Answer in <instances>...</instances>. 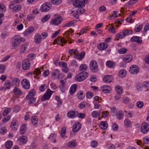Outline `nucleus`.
I'll use <instances>...</instances> for the list:
<instances>
[{
  "instance_id": "obj_1",
  "label": "nucleus",
  "mask_w": 149,
  "mask_h": 149,
  "mask_svg": "<svg viewBox=\"0 0 149 149\" xmlns=\"http://www.w3.org/2000/svg\"><path fill=\"white\" fill-rule=\"evenodd\" d=\"M24 38L16 35L12 38L11 40V44L13 48L16 47L19 44L22 42H24Z\"/></svg>"
},
{
  "instance_id": "obj_2",
  "label": "nucleus",
  "mask_w": 149,
  "mask_h": 149,
  "mask_svg": "<svg viewBox=\"0 0 149 149\" xmlns=\"http://www.w3.org/2000/svg\"><path fill=\"white\" fill-rule=\"evenodd\" d=\"M88 75V74L86 71L79 73L75 77V80L78 82L83 81L86 79Z\"/></svg>"
},
{
  "instance_id": "obj_3",
  "label": "nucleus",
  "mask_w": 149,
  "mask_h": 149,
  "mask_svg": "<svg viewBox=\"0 0 149 149\" xmlns=\"http://www.w3.org/2000/svg\"><path fill=\"white\" fill-rule=\"evenodd\" d=\"M90 68L91 71L94 73L97 72L98 71V67L97 62L94 60L91 61L89 64Z\"/></svg>"
},
{
  "instance_id": "obj_4",
  "label": "nucleus",
  "mask_w": 149,
  "mask_h": 149,
  "mask_svg": "<svg viewBox=\"0 0 149 149\" xmlns=\"http://www.w3.org/2000/svg\"><path fill=\"white\" fill-rule=\"evenodd\" d=\"M51 7V4L50 3L46 2L42 5L40 10L42 12H46L49 10Z\"/></svg>"
},
{
  "instance_id": "obj_5",
  "label": "nucleus",
  "mask_w": 149,
  "mask_h": 149,
  "mask_svg": "<svg viewBox=\"0 0 149 149\" xmlns=\"http://www.w3.org/2000/svg\"><path fill=\"white\" fill-rule=\"evenodd\" d=\"M149 130V125L146 122L143 123L141 127V131L143 134H146Z\"/></svg>"
},
{
  "instance_id": "obj_6",
  "label": "nucleus",
  "mask_w": 149,
  "mask_h": 149,
  "mask_svg": "<svg viewBox=\"0 0 149 149\" xmlns=\"http://www.w3.org/2000/svg\"><path fill=\"white\" fill-rule=\"evenodd\" d=\"M55 18L52 20L51 24L55 25H58L62 22L61 17L57 14L55 15Z\"/></svg>"
},
{
  "instance_id": "obj_7",
  "label": "nucleus",
  "mask_w": 149,
  "mask_h": 149,
  "mask_svg": "<svg viewBox=\"0 0 149 149\" xmlns=\"http://www.w3.org/2000/svg\"><path fill=\"white\" fill-rule=\"evenodd\" d=\"M30 66V61L28 58L24 60L22 62V68L23 70H28Z\"/></svg>"
},
{
  "instance_id": "obj_8",
  "label": "nucleus",
  "mask_w": 149,
  "mask_h": 149,
  "mask_svg": "<svg viewBox=\"0 0 149 149\" xmlns=\"http://www.w3.org/2000/svg\"><path fill=\"white\" fill-rule=\"evenodd\" d=\"M52 92L49 89L47 90L46 93L42 96L41 98V100L42 101L48 100L49 99L51 96Z\"/></svg>"
},
{
  "instance_id": "obj_9",
  "label": "nucleus",
  "mask_w": 149,
  "mask_h": 149,
  "mask_svg": "<svg viewBox=\"0 0 149 149\" xmlns=\"http://www.w3.org/2000/svg\"><path fill=\"white\" fill-rule=\"evenodd\" d=\"M129 71L131 74H135L139 72V68L137 65H133L130 68Z\"/></svg>"
},
{
  "instance_id": "obj_10",
  "label": "nucleus",
  "mask_w": 149,
  "mask_h": 149,
  "mask_svg": "<svg viewBox=\"0 0 149 149\" xmlns=\"http://www.w3.org/2000/svg\"><path fill=\"white\" fill-rule=\"evenodd\" d=\"M73 2V5L76 7L80 8V7H84L85 5L82 1L80 0H74Z\"/></svg>"
},
{
  "instance_id": "obj_11",
  "label": "nucleus",
  "mask_w": 149,
  "mask_h": 149,
  "mask_svg": "<svg viewBox=\"0 0 149 149\" xmlns=\"http://www.w3.org/2000/svg\"><path fill=\"white\" fill-rule=\"evenodd\" d=\"M81 124L78 122L75 123L73 126L72 131L74 132H78L81 129Z\"/></svg>"
},
{
  "instance_id": "obj_12",
  "label": "nucleus",
  "mask_w": 149,
  "mask_h": 149,
  "mask_svg": "<svg viewBox=\"0 0 149 149\" xmlns=\"http://www.w3.org/2000/svg\"><path fill=\"white\" fill-rule=\"evenodd\" d=\"M21 84L23 88L26 89H28L30 87L29 82L26 79H24L21 81Z\"/></svg>"
},
{
  "instance_id": "obj_13",
  "label": "nucleus",
  "mask_w": 149,
  "mask_h": 149,
  "mask_svg": "<svg viewBox=\"0 0 149 149\" xmlns=\"http://www.w3.org/2000/svg\"><path fill=\"white\" fill-rule=\"evenodd\" d=\"M27 138L24 136H21L18 138V140L20 145H23L25 144L27 141Z\"/></svg>"
},
{
  "instance_id": "obj_14",
  "label": "nucleus",
  "mask_w": 149,
  "mask_h": 149,
  "mask_svg": "<svg viewBox=\"0 0 149 149\" xmlns=\"http://www.w3.org/2000/svg\"><path fill=\"white\" fill-rule=\"evenodd\" d=\"M102 92L104 93H109L112 91V88L109 86L104 85L101 87Z\"/></svg>"
},
{
  "instance_id": "obj_15",
  "label": "nucleus",
  "mask_w": 149,
  "mask_h": 149,
  "mask_svg": "<svg viewBox=\"0 0 149 149\" xmlns=\"http://www.w3.org/2000/svg\"><path fill=\"white\" fill-rule=\"evenodd\" d=\"M78 113V112L76 111H70L68 112L67 116L69 118H74L77 117L76 113Z\"/></svg>"
},
{
  "instance_id": "obj_16",
  "label": "nucleus",
  "mask_w": 149,
  "mask_h": 149,
  "mask_svg": "<svg viewBox=\"0 0 149 149\" xmlns=\"http://www.w3.org/2000/svg\"><path fill=\"white\" fill-rule=\"evenodd\" d=\"M122 58L123 61L126 63L130 62L132 59V56L131 55L123 56Z\"/></svg>"
},
{
  "instance_id": "obj_17",
  "label": "nucleus",
  "mask_w": 149,
  "mask_h": 149,
  "mask_svg": "<svg viewBox=\"0 0 149 149\" xmlns=\"http://www.w3.org/2000/svg\"><path fill=\"white\" fill-rule=\"evenodd\" d=\"M108 47V44L106 43H101L97 45V48L100 50L106 49Z\"/></svg>"
},
{
  "instance_id": "obj_18",
  "label": "nucleus",
  "mask_w": 149,
  "mask_h": 149,
  "mask_svg": "<svg viewBox=\"0 0 149 149\" xmlns=\"http://www.w3.org/2000/svg\"><path fill=\"white\" fill-rule=\"evenodd\" d=\"M13 93L16 95L19 96L22 95V92L21 90L17 87H15L13 91Z\"/></svg>"
},
{
  "instance_id": "obj_19",
  "label": "nucleus",
  "mask_w": 149,
  "mask_h": 149,
  "mask_svg": "<svg viewBox=\"0 0 149 149\" xmlns=\"http://www.w3.org/2000/svg\"><path fill=\"white\" fill-rule=\"evenodd\" d=\"M68 42V40L65 38H61V37H59L56 39V42L59 45H61L62 43H66Z\"/></svg>"
},
{
  "instance_id": "obj_20",
  "label": "nucleus",
  "mask_w": 149,
  "mask_h": 149,
  "mask_svg": "<svg viewBox=\"0 0 149 149\" xmlns=\"http://www.w3.org/2000/svg\"><path fill=\"white\" fill-rule=\"evenodd\" d=\"M28 45V43L27 42H25L24 44L22 45L21 47L20 53L21 54L23 53L26 50Z\"/></svg>"
},
{
  "instance_id": "obj_21",
  "label": "nucleus",
  "mask_w": 149,
  "mask_h": 149,
  "mask_svg": "<svg viewBox=\"0 0 149 149\" xmlns=\"http://www.w3.org/2000/svg\"><path fill=\"white\" fill-rule=\"evenodd\" d=\"M130 40L132 42H136L138 43H141L142 42L141 38L137 36H133L131 38Z\"/></svg>"
},
{
  "instance_id": "obj_22",
  "label": "nucleus",
  "mask_w": 149,
  "mask_h": 149,
  "mask_svg": "<svg viewBox=\"0 0 149 149\" xmlns=\"http://www.w3.org/2000/svg\"><path fill=\"white\" fill-rule=\"evenodd\" d=\"M112 76L111 75H108L104 77L103 79L104 81L106 83H110L111 82Z\"/></svg>"
},
{
  "instance_id": "obj_23",
  "label": "nucleus",
  "mask_w": 149,
  "mask_h": 149,
  "mask_svg": "<svg viewBox=\"0 0 149 149\" xmlns=\"http://www.w3.org/2000/svg\"><path fill=\"white\" fill-rule=\"evenodd\" d=\"M34 41L36 43H40L41 41V36L38 33L36 34L34 37Z\"/></svg>"
},
{
  "instance_id": "obj_24",
  "label": "nucleus",
  "mask_w": 149,
  "mask_h": 149,
  "mask_svg": "<svg viewBox=\"0 0 149 149\" xmlns=\"http://www.w3.org/2000/svg\"><path fill=\"white\" fill-rule=\"evenodd\" d=\"M77 95L78 98L80 100L83 99L85 96V93H83V91H80L77 93Z\"/></svg>"
},
{
  "instance_id": "obj_25",
  "label": "nucleus",
  "mask_w": 149,
  "mask_h": 149,
  "mask_svg": "<svg viewBox=\"0 0 149 149\" xmlns=\"http://www.w3.org/2000/svg\"><path fill=\"white\" fill-rule=\"evenodd\" d=\"M11 83L13 86H17L20 83V80L18 78H14L12 80Z\"/></svg>"
},
{
  "instance_id": "obj_26",
  "label": "nucleus",
  "mask_w": 149,
  "mask_h": 149,
  "mask_svg": "<svg viewBox=\"0 0 149 149\" xmlns=\"http://www.w3.org/2000/svg\"><path fill=\"white\" fill-rule=\"evenodd\" d=\"M77 87V85L76 84L72 85L71 87L70 90V94L72 95L75 92Z\"/></svg>"
},
{
  "instance_id": "obj_27",
  "label": "nucleus",
  "mask_w": 149,
  "mask_h": 149,
  "mask_svg": "<svg viewBox=\"0 0 149 149\" xmlns=\"http://www.w3.org/2000/svg\"><path fill=\"white\" fill-rule=\"evenodd\" d=\"M108 125L106 121L101 122L100 125V128L103 130H105L108 127Z\"/></svg>"
},
{
  "instance_id": "obj_28",
  "label": "nucleus",
  "mask_w": 149,
  "mask_h": 149,
  "mask_svg": "<svg viewBox=\"0 0 149 149\" xmlns=\"http://www.w3.org/2000/svg\"><path fill=\"white\" fill-rule=\"evenodd\" d=\"M124 114L121 110L119 111L116 113V116L118 119H122L124 116Z\"/></svg>"
},
{
  "instance_id": "obj_29",
  "label": "nucleus",
  "mask_w": 149,
  "mask_h": 149,
  "mask_svg": "<svg viewBox=\"0 0 149 149\" xmlns=\"http://www.w3.org/2000/svg\"><path fill=\"white\" fill-rule=\"evenodd\" d=\"M66 82V81L65 80H61L60 81L61 85L59 86V87L60 88V90L63 92L64 91V87L65 86Z\"/></svg>"
},
{
  "instance_id": "obj_30",
  "label": "nucleus",
  "mask_w": 149,
  "mask_h": 149,
  "mask_svg": "<svg viewBox=\"0 0 149 149\" xmlns=\"http://www.w3.org/2000/svg\"><path fill=\"white\" fill-rule=\"evenodd\" d=\"M26 129V126L25 124H22L21 126L20 129V133L21 134H24Z\"/></svg>"
},
{
  "instance_id": "obj_31",
  "label": "nucleus",
  "mask_w": 149,
  "mask_h": 149,
  "mask_svg": "<svg viewBox=\"0 0 149 149\" xmlns=\"http://www.w3.org/2000/svg\"><path fill=\"white\" fill-rule=\"evenodd\" d=\"M106 65L110 68H114L115 65L114 62L111 61H107L106 63Z\"/></svg>"
},
{
  "instance_id": "obj_32",
  "label": "nucleus",
  "mask_w": 149,
  "mask_h": 149,
  "mask_svg": "<svg viewBox=\"0 0 149 149\" xmlns=\"http://www.w3.org/2000/svg\"><path fill=\"white\" fill-rule=\"evenodd\" d=\"M36 92L34 89H32L30 90L29 92L28 95L26 96V98H28L29 97H34V95L35 94Z\"/></svg>"
},
{
  "instance_id": "obj_33",
  "label": "nucleus",
  "mask_w": 149,
  "mask_h": 149,
  "mask_svg": "<svg viewBox=\"0 0 149 149\" xmlns=\"http://www.w3.org/2000/svg\"><path fill=\"white\" fill-rule=\"evenodd\" d=\"M126 71L125 70H121L119 72L118 76L120 77L123 78L126 75Z\"/></svg>"
},
{
  "instance_id": "obj_34",
  "label": "nucleus",
  "mask_w": 149,
  "mask_h": 149,
  "mask_svg": "<svg viewBox=\"0 0 149 149\" xmlns=\"http://www.w3.org/2000/svg\"><path fill=\"white\" fill-rule=\"evenodd\" d=\"M55 138L56 136L55 134L54 133H52L48 137V139H50L51 141H52V142L55 143L56 142Z\"/></svg>"
},
{
  "instance_id": "obj_35",
  "label": "nucleus",
  "mask_w": 149,
  "mask_h": 149,
  "mask_svg": "<svg viewBox=\"0 0 149 149\" xmlns=\"http://www.w3.org/2000/svg\"><path fill=\"white\" fill-rule=\"evenodd\" d=\"M11 84V82L9 80H6L4 83V87L6 89H9L10 88V87Z\"/></svg>"
},
{
  "instance_id": "obj_36",
  "label": "nucleus",
  "mask_w": 149,
  "mask_h": 149,
  "mask_svg": "<svg viewBox=\"0 0 149 149\" xmlns=\"http://www.w3.org/2000/svg\"><path fill=\"white\" fill-rule=\"evenodd\" d=\"M38 122V119L36 116H33L31 118L32 123L34 125H36Z\"/></svg>"
},
{
  "instance_id": "obj_37",
  "label": "nucleus",
  "mask_w": 149,
  "mask_h": 149,
  "mask_svg": "<svg viewBox=\"0 0 149 149\" xmlns=\"http://www.w3.org/2000/svg\"><path fill=\"white\" fill-rule=\"evenodd\" d=\"M5 146L6 149H10L12 146V142L11 141H8L6 142Z\"/></svg>"
},
{
  "instance_id": "obj_38",
  "label": "nucleus",
  "mask_w": 149,
  "mask_h": 149,
  "mask_svg": "<svg viewBox=\"0 0 149 149\" xmlns=\"http://www.w3.org/2000/svg\"><path fill=\"white\" fill-rule=\"evenodd\" d=\"M18 122L17 120H13L11 123V127L12 129L13 130H16L17 128L15 126H16L17 125Z\"/></svg>"
},
{
  "instance_id": "obj_39",
  "label": "nucleus",
  "mask_w": 149,
  "mask_h": 149,
  "mask_svg": "<svg viewBox=\"0 0 149 149\" xmlns=\"http://www.w3.org/2000/svg\"><path fill=\"white\" fill-rule=\"evenodd\" d=\"M69 147L72 148L75 146L77 145V143L75 140H72L70 141L68 144Z\"/></svg>"
},
{
  "instance_id": "obj_40",
  "label": "nucleus",
  "mask_w": 149,
  "mask_h": 149,
  "mask_svg": "<svg viewBox=\"0 0 149 149\" xmlns=\"http://www.w3.org/2000/svg\"><path fill=\"white\" fill-rule=\"evenodd\" d=\"M125 33L124 31L123 32H121L117 34L116 35V37L120 39H122L125 36Z\"/></svg>"
},
{
  "instance_id": "obj_41",
  "label": "nucleus",
  "mask_w": 149,
  "mask_h": 149,
  "mask_svg": "<svg viewBox=\"0 0 149 149\" xmlns=\"http://www.w3.org/2000/svg\"><path fill=\"white\" fill-rule=\"evenodd\" d=\"M26 99L29 100L28 104H32L35 102L36 100V99L34 97H29L28 98H26Z\"/></svg>"
},
{
  "instance_id": "obj_42",
  "label": "nucleus",
  "mask_w": 149,
  "mask_h": 149,
  "mask_svg": "<svg viewBox=\"0 0 149 149\" xmlns=\"http://www.w3.org/2000/svg\"><path fill=\"white\" fill-rule=\"evenodd\" d=\"M21 9V6L20 5H16L15 6L14 9H13L12 11L13 13H17Z\"/></svg>"
},
{
  "instance_id": "obj_43",
  "label": "nucleus",
  "mask_w": 149,
  "mask_h": 149,
  "mask_svg": "<svg viewBox=\"0 0 149 149\" xmlns=\"http://www.w3.org/2000/svg\"><path fill=\"white\" fill-rule=\"evenodd\" d=\"M6 66L3 64H0V73H3L6 71Z\"/></svg>"
},
{
  "instance_id": "obj_44",
  "label": "nucleus",
  "mask_w": 149,
  "mask_h": 149,
  "mask_svg": "<svg viewBox=\"0 0 149 149\" xmlns=\"http://www.w3.org/2000/svg\"><path fill=\"white\" fill-rule=\"evenodd\" d=\"M87 68V66L85 64H82L79 67V70L81 71H85L86 70Z\"/></svg>"
},
{
  "instance_id": "obj_45",
  "label": "nucleus",
  "mask_w": 149,
  "mask_h": 149,
  "mask_svg": "<svg viewBox=\"0 0 149 149\" xmlns=\"http://www.w3.org/2000/svg\"><path fill=\"white\" fill-rule=\"evenodd\" d=\"M142 84L143 88L146 89V91H148V88H149V82L148 81H144Z\"/></svg>"
},
{
  "instance_id": "obj_46",
  "label": "nucleus",
  "mask_w": 149,
  "mask_h": 149,
  "mask_svg": "<svg viewBox=\"0 0 149 149\" xmlns=\"http://www.w3.org/2000/svg\"><path fill=\"white\" fill-rule=\"evenodd\" d=\"M100 112V111H99V112H98L96 111H94L92 113V116L94 118H96L98 116H99Z\"/></svg>"
},
{
  "instance_id": "obj_47",
  "label": "nucleus",
  "mask_w": 149,
  "mask_h": 149,
  "mask_svg": "<svg viewBox=\"0 0 149 149\" xmlns=\"http://www.w3.org/2000/svg\"><path fill=\"white\" fill-rule=\"evenodd\" d=\"M66 131V127L64 126L61 129V136L63 138L64 137Z\"/></svg>"
},
{
  "instance_id": "obj_48",
  "label": "nucleus",
  "mask_w": 149,
  "mask_h": 149,
  "mask_svg": "<svg viewBox=\"0 0 149 149\" xmlns=\"http://www.w3.org/2000/svg\"><path fill=\"white\" fill-rule=\"evenodd\" d=\"M34 72L35 73V74L38 77V78H39L41 73L40 70L38 68H36Z\"/></svg>"
},
{
  "instance_id": "obj_49",
  "label": "nucleus",
  "mask_w": 149,
  "mask_h": 149,
  "mask_svg": "<svg viewBox=\"0 0 149 149\" xmlns=\"http://www.w3.org/2000/svg\"><path fill=\"white\" fill-rule=\"evenodd\" d=\"M116 90L117 93L119 95H120L122 93V88L120 86H117L116 87Z\"/></svg>"
},
{
  "instance_id": "obj_50",
  "label": "nucleus",
  "mask_w": 149,
  "mask_h": 149,
  "mask_svg": "<svg viewBox=\"0 0 149 149\" xmlns=\"http://www.w3.org/2000/svg\"><path fill=\"white\" fill-rule=\"evenodd\" d=\"M83 7H80L76 11V13L79 14H81L84 13L85 10L83 8Z\"/></svg>"
},
{
  "instance_id": "obj_51",
  "label": "nucleus",
  "mask_w": 149,
  "mask_h": 149,
  "mask_svg": "<svg viewBox=\"0 0 149 149\" xmlns=\"http://www.w3.org/2000/svg\"><path fill=\"white\" fill-rule=\"evenodd\" d=\"M50 16L51 15L49 14L45 15L42 19V21L43 22H46L49 19Z\"/></svg>"
},
{
  "instance_id": "obj_52",
  "label": "nucleus",
  "mask_w": 149,
  "mask_h": 149,
  "mask_svg": "<svg viewBox=\"0 0 149 149\" xmlns=\"http://www.w3.org/2000/svg\"><path fill=\"white\" fill-rule=\"evenodd\" d=\"M127 51V49L125 48H121L118 50V52L120 54H125Z\"/></svg>"
},
{
  "instance_id": "obj_53",
  "label": "nucleus",
  "mask_w": 149,
  "mask_h": 149,
  "mask_svg": "<svg viewBox=\"0 0 149 149\" xmlns=\"http://www.w3.org/2000/svg\"><path fill=\"white\" fill-rule=\"evenodd\" d=\"M52 75V76H59V70L56 69L54 70L51 73Z\"/></svg>"
},
{
  "instance_id": "obj_54",
  "label": "nucleus",
  "mask_w": 149,
  "mask_h": 149,
  "mask_svg": "<svg viewBox=\"0 0 149 149\" xmlns=\"http://www.w3.org/2000/svg\"><path fill=\"white\" fill-rule=\"evenodd\" d=\"M11 110V109L9 108L6 109L3 112L2 114L4 116H6L10 112Z\"/></svg>"
},
{
  "instance_id": "obj_55",
  "label": "nucleus",
  "mask_w": 149,
  "mask_h": 149,
  "mask_svg": "<svg viewBox=\"0 0 149 149\" xmlns=\"http://www.w3.org/2000/svg\"><path fill=\"white\" fill-rule=\"evenodd\" d=\"M62 0H51L52 3L54 5H58L62 2Z\"/></svg>"
},
{
  "instance_id": "obj_56",
  "label": "nucleus",
  "mask_w": 149,
  "mask_h": 149,
  "mask_svg": "<svg viewBox=\"0 0 149 149\" xmlns=\"http://www.w3.org/2000/svg\"><path fill=\"white\" fill-rule=\"evenodd\" d=\"M144 105V104L143 102L139 101L136 103V106L139 108H142Z\"/></svg>"
},
{
  "instance_id": "obj_57",
  "label": "nucleus",
  "mask_w": 149,
  "mask_h": 149,
  "mask_svg": "<svg viewBox=\"0 0 149 149\" xmlns=\"http://www.w3.org/2000/svg\"><path fill=\"white\" fill-rule=\"evenodd\" d=\"M77 114L76 115L77 117V116L79 118H80L81 119H83L85 118L86 116V114L84 113H77Z\"/></svg>"
},
{
  "instance_id": "obj_58",
  "label": "nucleus",
  "mask_w": 149,
  "mask_h": 149,
  "mask_svg": "<svg viewBox=\"0 0 149 149\" xmlns=\"http://www.w3.org/2000/svg\"><path fill=\"white\" fill-rule=\"evenodd\" d=\"M143 88L142 84L140 83H138L136 85V88L138 90H142Z\"/></svg>"
},
{
  "instance_id": "obj_59",
  "label": "nucleus",
  "mask_w": 149,
  "mask_h": 149,
  "mask_svg": "<svg viewBox=\"0 0 149 149\" xmlns=\"http://www.w3.org/2000/svg\"><path fill=\"white\" fill-rule=\"evenodd\" d=\"M47 86L46 84H42L39 87V90L41 92H44L46 89Z\"/></svg>"
},
{
  "instance_id": "obj_60",
  "label": "nucleus",
  "mask_w": 149,
  "mask_h": 149,
  "mask_svg": "<svg viewBox=\"0 0 149 149\" xmlns=\"http://www.w3.org/2000/svg\"><path fill=\"white\" fill-rule=\"evenodd\" d=\"M142 28V25H140L136 27L134 29L135 31L136 32H140L141 31Z\"/></svg>"
},
{
  "instance_id": "obj_61",
  "label": "nucleus",
  "mask_w": 149,
  "mask_h": 149,
  "mask_svg": "<svg viewBox=\"0 0 149 149\" xmlns=\"http://www.w3.org/2000/svg\"><path fill=\"white\" fill-rule=\"evenodd\" d=\"M91 146L93 148L96 147L98 145V143L96 141H93L91 143Z\"/></svg>"
},
{
  "instance_id": "obj_62",
  "label": "nucleus",
  "mask_w": 149,
  "mask_h": 149,
  "mask_svg": "<svg viewBox=\"0 0 149 149\" xmlns=\"http://www.w3.org/2000/svg\"><path fill=\"white\" fill-rule=\"evenodd\" d=\"M86 102H83L81 103L78 105L79 107L81 109H83L86 107Z\"/></svg>"
},
{
  "instance_id": "obj_63",
  "label": "nucleus",
  "mask_w": 149,
  "mask_h": 149,
  "mask_svg": "<svg viewBox=\"0 0 149 149\" xmlns=\"http://www.w3.org/2000/svg\"><path fill=\"white\" fill-rule=\"evenodd\" d=\"M93 95V93L91 91L88 92L86 94V97L88 99L91 98Z\"/></svg>"
},
{
  "instance_id": "obj_64",
  "label": "nucleus",
  "mask_w": 149,
  "mask_h": 149,
  "mask_svg": "<svg viewBox=\"0 0 149 149\" xmlns=\"http://www.w3.org/2000/svg\"><path fill=\"white\" fill-rule=\"evenodd\" d=\"M124 123L126 126L129 127L131 124V122L129 119H126L124 121Z\"/></svg>"
}]
</instances>
